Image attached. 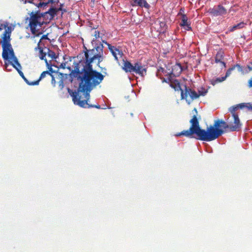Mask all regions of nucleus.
Segmentation results:
<instances>
[{
    "instance_id": "c756f323",
    "label": "nucleus",
    "mask_w": 252,
    "mask_h": 252,
    "mask_svg": "<svg viewBox=\"0 0 252 252\" xmlns=\"http://www.w3.org/2000/svg\"><path fill=\"white\" fill-rule=\"evenodd\" d=\"M32 3V4H33L34 5H36L35 4H38V3H34L33 2V0H25V1H24V3Z\"/></svg>"
},
{
    "instance_id": "a19ab883",
    "label": "nucleus",
    "mask_w": 252,
    "mask_h": 252,
    "mask_svg": "<svg viewBox=\"0 0 252 252\" xmlns=\"http://www.w3.org/2000/svg\"><path fill=\"white\" fill-rule=\"evenodd\" d=\"M38 36V34H37V35L34 36L33 37H35V36Z\"/></svg>"
},
{
    "instance_id": "c03bdc74",
    "label": "nucleus",
    "mask_w": 252,
    "mask_h": 252,
    "mask_svg": "<svg viewBox=\"0 0 252 252\" xmlns=\"http://www.w3.org/2000/svg\"><path fill=\"white\" fill-rule=\"evenodd\" d=\"M131 116H133V114L132 113H131Z\"/></svg>"
},
{
    "instance_id": "aec40b11",
    "label": "nucleus",
    "mask_w": 252,
    "mask_h": 252,
    "mask_svg": "<svg viewBox=\"0 0 252 252\" xmlns=\"http://www.w3.org/2000/svg\"><path fill=\"white\" fill-rule=\"evenodd\" d=\"M226 79V78L225 76H223L221 77H218V78H216L215 80L212 81V84L213 85H214L218 83H220V82H221L224 81Z\"/></svg>"
},
{
    "instance_id": "473e14b6",
    "label": "nucleus",
    "mask_w": 252,
    "mask_h": 252,
    "mask_svg": "<svg viewBox=\"0 0 252 252\" xmlns=\"http://www.w3.org/2000/svg\"><path fill=\"white\" fill-rule=\"evenodd\" d=\"M43 39H48V36L47 34L46 35H43L41 37V38H40V40L39 41H41V40H43Z\"/></svg>"
},
{
    "instance_id": "6e6552de",
    "label": "nucleus",
    "mask_w": 252,
    "mask_h": 252,
    "mask_svg": "<svg viewBox=\"0 0 252 252\" xmlns=\"http://www.w3.org/2000/svg\"><path fill=\"white\" fill-rule=\"evenodd\" d=\"M246 108L249 111L252 112V103H242L236 105L232 106L229 108V112L232 114V116L234 114H237L235 113V111L238 109H243Z\"/></svg>"
},
{
    "instance_id": "dca6fc26",
    "label": "nucleus",
    "mask_w": 252,
    "mask_h": 252,
    "mask_svg": "<svg viewBox=\"0 0 252 252\" xmlns=\"http://www.w3.org/2000/svg\"><path fill=\"white\" fill-rule=\"evenodd\" d=\"M183 71L181 64L179 63H176L172 67L171 73L174 76H179Z\"/></svg>"
},
{
    "instance_id": "f03ea898",
    "label": "nucleus",
    "mask_w": 252,
    "mask_h": 252,
    "mask_svg": "<svg viewBox=\"0 0 252 252\" xmlns=\"http://www.w3.org/2000/svg\"><path fill=\"white\" fill-rule=\"evenodd\" d=\"M191 126L189 129L184 130L176 134L177 136L184 135L192 138V135L195 134L196 138L203 141L210 142L217 139L224 133L227 129L229 130L228 124L222 120L218 119L215 121L213 126H210L207 129H201L195 115H193L190 120Z\"/></svg>"
},
{
    "instance_id": "b1692460",
    "label": "nucleus",
    "mask_w": 252,
    "mask_h": 252,
    "mask_svg": "<svg viewBox=\"0 0 252 252\" xmlns=\"http://www.w3.org/2000/svg\"><path fill=\"white\" fill-rule=\"evenodd\" d=\"M46 74H49L50 75H51V73H50L49 71H43V72H42V73L40 75V76L38 80H39V81L42 79V78H44L46 76Z\"/></svg>"
},
{
    "instance_id": "72a5a7b5",
    "label": "nucleus",
    "mask_w": 252,
    "mask_h": 252,
    "mask_svg": "<svg viewBox=\"0 0 252 252\" xmlns=\"http://www.w3.org/2000/svg\"><path fill=\"white\" fill-rule=\"evenodd\" d=\"M63 6V4H61V6L60 7L58 8H57V12L59 11H63V12H65L66 10L65 9H63L62 8V6Z\"/></svg>"
},
{
    "instance_id": "4468645a",
    "label": "nucleus",
    "mask_w": 252,
    "mask_h": 252,
    "mask_svg": "<svg viewBox=\"0 0 252 252\" xmlns=\"http://www.w3.org/2000/svg\"><path fill=\"white\" fill-rule=\"evenodd\" d=\"M180 25L187 31H190L191 29L190 24L188 22V18L184 14H182L181 22Z\"/></svg>"
},
{
    "instance_id": "cd10ccee",
    "label": "nucleus",
    "mask_w": 252,
    "mask_h": 252,
    "mask_svg": "<svg viewBox=\"0 0 252 252\" xmlns=\"http://www.w3.org/2000/svg\"><path fill=\"white\" fill-rule=\"evenodd\" d=\"M59 87L61 90H63L64 87V83L63 79H61L59 82Z\"/></svg>"
},
{
    "instance_id": "2f4dec72",
    "label": "nucleus",
    "mask_w": 252,
    "mask_h": 252,
    "mask_svg": "<svg viewBox=\"0 0 252 252\" xmlns=\"http://www.w3.org/2000/svg\"><path fill=\"white\" fill-rule=\"evenodd\" d=\"M248 87L249 88H252V77L248 81Z\"/></svg>"
},
{
    "instance_id": "a878e982",
    "label": "nucleus",
    "mask_w": 252,
    "mask_h": 252,
    "mask_svg": "<svg viewBox=\"0 0 252 252\" xmlns=\"http://www.w3.org/2000/svg\"><path fill=\"white\" fill-rule=\"evenodd\" d=\"M234 69V67L229 68L226 71L225 75L224 76L226 78L228 77L231 73L232 70Z\"/></svg>"
},
{
    "instance_id": "393cba45",
    "label": "nucleus",
    "mask_w": 252,
    "mask_h": 252,
    "mask_svg": "<svg viewBox=\"0 0 252 252\" xmlns=\"http://www.w3.org/2000/svg\"><path fill=\"white\" fill-rule=\"evenodd\" d=\"M6 28H7V30L9 29V28L8 27V23H5L3 24H0V31L2 30L3 29L7 30Z\"/></svg>"
},
{
    "instance_id": "20e7f679",
    "label": "nucleus",
    "mask_w": 252,
    "mask_h": 252,
    "mask_svg": "<svg viewBox=\"0 0 252 252\" xmlns=\"http://www.w3.org/2000/svg\"><path fill=\"white\" fill-rule=\"evenodd\" d=\"M8 30H5L1 36L2 40L1 42L2 48V56L4 60L9 61L15 57V54L12 46L10 43V32Z\"/></svg>"
},
{
    "instance_id": "423d86ee",
    "label": "nucleus",
    "mask_w": 252,
    "mask_h": 252,
    "mask_svg": "<svg viewBox=\"0 0 252 252\" xmlns=\"http://www.w3.org/2000/svg\"><path fill=\"white\" fill-rule=\"evenodd\" d=\"M123 69L126 72L135 73L141 76H144L146 73V69L140 63H135L132 64L128 61H125Z\"/></svg>"
},
{
    "instance_id": "a211bd4d",
    "label": "nucleus",
    "mask_w": 252,
    "mask_h": 252,
    "mask_svg": "<svg viewBox=\"0 0 252 252\" xmlns=\"http://www.w3.org/2000/svg\"><path fill=\"white\" fill-rule=\"evenodd\" d=\"M53 0H48L47 2H40L38 4H35L36 6L38 8H41L44 9L45 7H46L48 4L50 3H53Z\"/></svg>"
},
{
    "instance_id": "9b49d317",
    "label": "nucleus",
    "mask_w": 252,
    "mask_h": 252,
    "mask_svg": "<svg viewBox=\"0 0 252 252\" xmlns=\"http://www.w3.org/2000/svg\"><path fill=\"white\" fill-rule=\"evenodd\" d=\"M57 9L56 8H50L47 11L41 13V16L45 19H47L49 21L53 19L54 16L57 14Z\"/></svg>"
},
{
    "instance_id": "0eeeda50",
    "label": "nucleus",
    "mask_w": 252,
    "mask_h": 252,
    "mask_svg": "<svg viewBox=\"0 0 252 252\" xmlns=\"http://www.w3.org/2000/svg\"><path fill=\"white\" fill-rule=\"evenodd\" d=\"M232 117L233 118V122L228 125L229 126V131H238L242 126V124L240 122L238 115L234 114Z\"/></svg>"
},
{
    "instance_id": "37998d69",
    "label": "nucleus",
    "mask_w": 252,
    "mask_h": 252,
    "mask_svg": "<svg viewBox=\"0 0 252 252\" xmlns=\"http://www.w3.org/2000/svg\"><path fill=\"white\" fill-rule=\"evenodd\" d=\"M105 42H106L105 41L103 40V42L104 43H105Z\"/></svg>"
},
{
    "instance_id": "7ed1b4c3",
    "label": "nucleus",
    "mask_w": 252,
    "mask_h": 252,
    "mask_svg": "<svg viewBox=\"0 0 252 252\" xmlns=\"http://www.w3.org/2000/svg\"><path fill=\"white\" fill-rule=\"evenodd\" d=\"M170 86L174 88L175 91H181V98L186 99L188 104L190 103V101L187 99L188 96H189L191 100H194L198 98L200 95L204 96L207 93V90L199 91L198 94L195 91L191 90L189 87L186 86H185V90H183L181 87L180 82L177 80H175L174 83H171Z\"/></svg>"
},
{
    "instance_id": "58836bf2",
    "label": "nucleus",
    "mask_w": 252,
    "mask_h": 252,
    "mask_svg": "<svg viewBox=\"0 0 252 252\" xmlns=\"http://www.w3.org/2000/svg\"><path fill=\"white\" fill-rule=\"evenodd\" d=\"M181 12H182V11H180V12L178 13V14H181Z\"/></svg>"
},
{
    "instance_id": "2eb2a0df",
    "label": "nucleus",
    "mask_w": 252,
    "mask_h": 252,
    "mask_svg": "<svg viewBox=\"0 0 252 252\" xmlns=\"http://www.w3.org/2000/svg\"><path fill=\"white\" fill-rule=\"evenodd\" d=\"M131 5L132 6H139L141 7H144L147 9H149L150 7V5L145 0H133L131 2Z\"/></svg>"
},
{
    "instance_id": "ddd939ff",
    "label": "nucleus",
    "mask_w": 252,
    "mask_h": 252,
    "mask_svg": "<svg viewBox=\"0 0 252 252\" xmlns=\"http://www.w3.org/2000/svg\"><path fill=\"white\" fill-rule=\"evenodd\" d=\"M40 43L41 41H39L37 44V46L35 47V50H37V49L39 50V57L40 59L41 60H44L45 62L46 66H49V63H48L46 58V56L47 54V51H43V48L40 46Z\"/></svg>"
},
{
    "instance_id": "ea45409f",
    "label": "nucleus",
    "mask_w": 252,
    "mask_h": 252,
    "mask_svg": "<svg viewBox=\"0 0 252 252\" xmlns=\"http://www.w3.org/2000/svg\"><path fill=\"white\" fill-rule=\"evenodd\" d=\"M94 41H95V40H94V39H93V40H92V43H93L94 42Z\"/></svg>"
},
{
    "instance_id": "bb28decb",
    "label": "nucleus",
    "mask_w": 252,
    "mask_h": 252,
    "mask_svg": "<svg viewBox=\"0 0 252 252\" xmlns=\"http://www.w3.org/2000/svg\"><path fill=\"white\" fill-rule=\"evenodd\" d=\"M233 67H234V69L235 68V67H237L238 70L239 72H243L242 66H241L240 64H239L238 63L235 64L234 66H233Z\"/></svg>"
},
{
    "instance_id": "c9c22d12",
    "label": "nucleus",
    "mask_w": 252,
    "mask_h": 252,
    "mask_svg": "<svg viewBox=\"0 0 252 252\" xmlns=\"http://www.w3.org/2000/svg\"><path fill=\"white\" fill-rule=\"evenodd\" d=\"M247 67L249 71L252 70V63H250L247 65Z\"/></svg>"
},
{
    "instance_id": "39448f33",
    "label": "nucleus",
    "mask_w": 252,
    "mask_h": 252,
    "mask_svg": "<svg viewBox=\"0 0 252 252\" xmlns=\"http://www.w3.org/2000/svg\"><path fill=\"white\" fill-rule=\"evenodd\" d=\"M41 16L39 11L34 12H32L30 14V17L27 18L26 20L29 21V27L32 34H35L37 30H39L43 25V22L40 21Z\"/></svg>"
},
{
    "instance_id": "f704fd0d",
    "label": "nucleus",
    "mask_w": 252,
    "mask_h": 252,
    "mask_svg": "<svg viewBox=\"0 0 252 252\" xmlns=\"http://www.w3.org/2000/svg\"><path fill=\"white\" fill-rule=\"evenodd\" d=\"M48 68H49V71L50 73H52L53 72V68H52V65L51 64L49 63V66H47Z\"/></svg>"
},
{
    "instance_id": "7c9ffc66",
    "label": "nucleus",
    "mask_w": 252,
    "mask_h": 252,
    "mask_svg": "<svg viewBox=\"0 0 252 252\" xmlns=\"http://www.w3.org/2000/svg\"><path fill=\"white\" fill-rule=\"evenodd\" d=\"M94 36L95 37V38H97L99 37V32L98 31H95L94 32Z\"/></svg>"
},
{
    "instance_id": "f3484780",
    "label": "nucleus",
    "mask_w": 252,
    "mask_h": 252,
    "mask_svg": "<svg viewBox=\"0 0 252 252\" xmlns=\"http://www.w3.org/2000/svg\"><path fill=\"white\" fill-rule=\"evenodd\" d=\"M246 25V23L244 22H241L236 25H235L232 27L229 28V31L230 32H234L237 30H240L243 28Z\"/></svg>"
},
{
    "instance_id": "5701e85b",
    "label": "nucleus",
    "mask_w": 252,
    "mask_h": 252,
    "mask_svg": "<svg viewBox=\"0 0 252 252\" xmlns=\"http://www.w3.org/2000/svg\"><path fill=\"white\" fill-rule=\"evenodd\" d=\"M27 84L30 86L37 85L39 84V80H37L33 82H29L27 79L24 80Z\"/></svg>"
},
{
    "instance_id": "4c0bfd02",
    "label": "nucleus",
    "mask_w": 252,
    "mask_h": 252,
    "mask_svg": "<svg viewBox=\"0 0 252 252\" xmlns=\"http://www.w3.org/2000/svg\"><path fill=\"white\" fill-rule=\"evenodd\" d=\"M24 80H25L27 78L25 77H24V78H22Z\"/></svg>"
},
{
    "instance_id": "9d476101",
    "label": "nucleus",
    "mask_w": 252,
    "mask_h": 252,
    "mask_svg": "<svg viewBox=\"0 0 252 252\" xmlns=\"http://www.w3.org/2000/svg\"><path fill=\"white\" fill-rule=\"evenodd\" d=\"M210 13L214 16H221L226 13V10L222 5H219L211 9Z\"/></svg>"
},
{
    "instance_id": "e433bc0d",
    "label": "nucleus",
    "mask_w": 252,
    "mask_h": 252,
    "mask_svg": "<svg viewBox=\"0 0 252 252\" xmlns=\"http://www.w3.org/2000/svg\"><path fill=\"white\" fill-rule=\"evenodd\" d=\"M224 67H226V63L224 62L221 61V62L220 63Z\"/></svg>"
},
{
    "instance_id": "f257e3e1",
    "label": "nucleus",
    "mask_w": 252,
    "mask_h": 252,
    "mask_svg": "<svg viewBox=\"0 0 252 252\" xmlns=\"http://www.w3.org/2000/svg\"><path fill=\"white\" fill-rule=\"evenodd\" d=\"M103 46L101 43L95 45L92 49H87L84 46V58L75 64L72 75L79 81L77 91L67 88V92L72 97L74 104L82 108L100 109L98 104L92 105L88 103L91 91L102 81L104 76L93 69L92 63L97 61V64L104 60Z\"/></svg>"
},
{
    "instance_id": "412c9836",
    "label": "nucleus",
    "mask_w": 252,
    "mask_h": 252,
    "mask_svg": "<svg viewBox=\"0 0 252 252\" xmlns=\"http://www.w3.org/2000/svg\"><path fill=\"white\" fill-rule=\"evenodd\" d=\"M5 61V64H4V68L6 70L8 71H11V68H10L9 65H11V63H10V61H12V59H9V61Z\"/></svg>"
},
{
    "instance_id": "c85d7f7f",
    "label": "nucleus",
    "mask_w": 252,
    "mask_h": 252,
    "mask_svg": "<svg viewBox=\"0 0 252 252\" xmlns=\"http://www.w3.org/2000/svg\"><path fill=\"white\" fill-rule=\"evenodd\" d=\"M52 77V80H51V83L52 84L55 86L56 85V80L55 79V77L53 76V75L51 74V75H50Z\"/></svg>"
},
{
    "instance_id": "1a4fd4ad",
    "label": "nucleus",
    "mask_w": 252,
    "mask_h": 252,
    "mask_svg": "<svg viewBox=\"0 0 252 252\" xmlns=\"http://www.w3.org/2000/svg\"><path fill=\"white\" fill-rule=\"evenodd\" d=\"M105 44L107 45L109 50L114 57L115 61L119 63V58H122L124 55L123 52L116 47L111 45L107 42H105Z\"/></svg>"
},
{
    "instance_id": "4be33fe9",
    "label": "nucleus",
    "mask_w": 252,
    "mask_h": 252,
    "mask_svg": "<svg viewBox=\"0 0 252 252\" xmlns=\"http://www.w3.org/2000/svg\"><path fill=\"white\" fill-rule=\"evenodd\" d=\"M222 57L221 53H218L215 58V63H220L221 62V59Z\"/></svg>"
},
{
    "instance_id": "79ce46f5",
    "label": "nucleus",
    "mask_w": 252,
    "mask_h": 252,
    "mask_svg": "<svg viewBox=\"0 0 252 252\" xmlns=\"http://www.w3.org/2000/svg\"><path fill=\"white\" fill-rule=\"evenodd\" d=\"M194 111H195L196 112H197L196 109L195 108H194Z\"/></svg>"
},
{
    "instance_id": "f8f14e48",
    "label": "nucleus",
    "mask_w": 252,
    "mask_h": 252,
    "mask_svg": "<svg viewBox=\"0 0 252 252\" xmlns=\"http://www.w3.org/2000/svg\"><path fill=\"white\" fill-rule=\"evenodd\" d=\"M12 61H10V63H11V65L14 67L18 72L19 75L22 78H24L25 77L24 73L22 71V66L19 63L18 59L16 57H15L11 59Z\"/></svg>"
},
{
    "instance_id": "6ab92c4d",
    "label": "nucleus",
    "mask_w": 252,
    "mask_h": 252,
    "mask_svg": "<svg viewBox=\"0 0 252 252\" xmlns=\"http://www.w3.org/2000/svg\"><path fill=\"white\" fill-rule=\"evenodd\" d=\"M45 50L47 51V55L49 57H50L52 60L56 59L57 58V56L56 55L55 53L51 50L49 48H45Z\"/></svg>"
}]
</instances>
